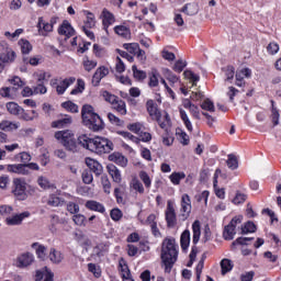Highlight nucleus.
<instances>
[{"label":"nucleus","mask_w":281,"mask_h":281,"mask_svg":"<svg viewBox=\"0 0 281 281\" xmlns=\"http://www.w3.org/2000/svg\"><path fill=\"white\" fill-rule=\"evenodd\" d=\"M81 117L85 126L94 133L104 128V121H102V117L95 113V110L90 104L82 106Z\"/></svg>","instance_id":"3"},{"label":"nucleus","mask_w":281,"mask_h":281,"mask_svg":"<svg viewBox=\"0 0 281 281\" xmlns=\"http://www.w3.org/2000/svg\"><path fill=\"white\" fill-rule=\"evenodd\" d=\"M78 142L82 148L97 155H106V153L113 150V142L104 137L95 136L94 138H90L87 134H83L78 137Z\"/></svg>","instance_id":"1"},{"label":"nucleus","mask_w":281,"mask_h":281,"mask_svg":"<svg viewBox=\"0 0 281 281\" xmlns=\"http://www.w3.org/2000/svg\"><path fill=\"white\" fill-rule=\"evenodd\" d=\"M7 110L10 113V115H16V117H19V115L23 113V108L18 105L15 102L7 103Z\"/></svg>","instance_id":"28"},{"label":"nucleus","mask_w":281,"mask_h":281,"mask_svg":"<svg viewBox=\"0 0 281 281\" xmlns=\"http://www.w3.org/2000/svg\"><path fill=\"white\" fill-rule=\"evenodd\" d=\"M112 106L120 115H126V102L123 100L117 99L115 102L112 103Z\"/></svg>","instance_id":"31"},{"label":"nucleus","mask_w":281,"mask_h":281,"mask_svg":"<svg viewBox=\"0 0 281 281\" xmlns=\"http://www.w3.org/2000/svg\"><path fill=\"white\" fill-rule=\"evenodd\" d=\"M226 164L231 170H236V168H238V159L234 154L228 155V159L226 160Z\"/></svg>","instance_id":"44"},{"label":"nucleus","mask_w":281,"mask_h":281,"mask_svg":"<svg viewBox=\"0 0 281 281\" xmlns=\"http://www.w3.org/2000/svg\"><path fill=\"white\" fill-rule=\"evenodd\" d=\"M74 82H76L75 77L66 78L63 81H60V83L56 87L58 95H63V93H65V91H67V89H69V87H71Z\"/></svg>","instance_id":"17"},{"label":"nucleus","mask_w":281,"mask_h":281,"mask_svg":"<svg viewBox=\"0 0 281 281\" xmlns=\"http://www.w3.org/2000/svg\"><path fill=\"white\" fill-rule=\"evenodd\" d=\"M33 92L35 94L41 93L43 95V94L47 93V88L45 87V85H43V81L37 80V85H36V87L33 88Z\"/></svg>","instance_id":"57"},{"label":"nucleus","mask_w":281,"mask_h":281,"mask_svg":"<svg viewBox=\"0 0 281 281\" xmlns=\"http://www.w3.org/2000/svg\"><path fill=\"white\" fill-rule=\"evenodd\" d=\"M114 32L119 36H123V38H128V36H131V30H128V27H126L124 25L115 26Z\"/></svg>","instance_id":"36"},{"label":"nucleus","mask_w":281,"mask_h":281,"mask_svg":"<svg viewBox=\"0 0 281 281\" xmlns=\"http://www.w3.org/2000/svg\"><path fill=\"white\" fill-rule=\"evenodd\" d=\"M81 177L83 183H86L87 186H89V183H93V173L91 172V170L85 169L81 173Z\"/></svg>","instance_id":"47"},{"label":"nucleus","mask_w":281,"mask_h":281,"mask_svg":"<svg viewBox=\"0 0 281 281\" xmlns=\"http://www.w3.org/2000/svg\"><path fill=\"white\" fill-rule=\"evenodd\" d=\"M72 221L76 225L79 227H82V225H87V217L82 214H76L72 216Z\"/></svg>","instance_id":"50"},{"label":"nucleus","mask_w":281,"mask_h":281,"mask_svg":"<svg viewBox=\"0 0 281 281\" xmlns=\"http://www.w3.org/2000/svg\"><path fill=\"white\" fill-rule=\"evenodd\" d=\"M32 249H35L36 256L37 258H40V260H45V258H47V247H45L44 245L34 243L32 244Z\"/></svg>","instance_id":"22"},{"label":"nucleus","mask_w":281,"mask_h":281,"mask_svg":"<svg viewBox=\"0 0 281 281\" xmlns=\"http://www.w3.org/2000/svg\"><path fill=\"white\" fill-rule=\"evenodd\" d=\"M58 34H60V36H66L65 41H67V38H71V36L76 34V30H74V26H71L69 21L65 20L58 27Z\"/></svg>","instance_id":"11"},{"label":"nucleus","mask_w":281,"mask_h":281,"mask_svg":"<svg viewBox=\"0 0 281 281\" xmlns=\"http://www.w3.org/2000/svg\"><path fill=\"white\" fill-rule=\"evenodd\" d=\"M54 20L47 22L43 18H38L37 29L40 36H47L49 32H54Z\"/></svg>","instance_id":"10"},{"label":"nucleus","mask_w":281,"mask_h":281,"mask_svg":"<svg viewBox=\"0 0 281 281\" xmlns=\"http://www.w3.org/2000/svg\"><path fill=\"white\" fill-rule=\"evenodd\" d=\"M60 203H61V200L56 194H50L47 200V205H50L52 207H58Z\"/></svg>","instance_id":"51"},{"label":"nucleus","mask_w":281,"mask_h":281,"mask_svg":"<svg viewBox=\"0 0 281 281\" xmlns=\"http://www.w3.org/2000/svg\"><path fill=\"white\" fill-rule=\"evenodd\" d=\"M108 172L115 183H122V173L114 165H108Z\"/></svg>","instance_id":"21"},{"label":"nucleus","mask_w":281,"mask_h":281,"mask_svg":"<svg viewBox=\"0 0 281 281\" xmlns=\"http://www.w3.org/2000/svg\"><path fill=\"white\" fill-rule=\"evenodd\" d=\"M36 281H54V273L46 272L45 274H43L41 271H37Z\"/></svg>","instance_id":"45"},{"label":"nucleus","mask_w":281,"mask_h":281,"mask_svg":"<svg viewBox=\"0 0 281 281\" xmlns=\"http://www.w3.org/2000/svg\"><path fill=\"white\" fill-rule=\"evenodd\" d=\"M33 262H34V256L32 254L26 252L18 257L16 267H19L20 269H23L25 267H30V265H32Z\"/></svg>","instance_id":"13"},{"label":"nucleus","mask_w":281,"mask_h":281,"mask_svg":"<svg viewBox=\"0 0 281 281\" xmlns=\"http://www.w3.org/2000/svg\"><path fill=\"white\" fill-rule=\"evenodd\" d=\"M102 97L104 98L105 102H110V104H113L120 100L117 95L112 94L109 91H103Z\"/></svg>","instance_id":"54"},{"label":"nucleus","mask_w":281,"mask_h":281,"mask_svg":"<svg viewBox=\"0 0 281 281\" xmlns=\"http://www.w3.org/2000/svg\"><path fill=\"white\" fill-rule=\"evenodd\" d=\"M123 47L126 49V52H128V54H132L133 56L139 52V44L137 43L124 44Z\"/></svg>","instance_id":"40"},{"label":"nucleus","mask_w":281,"mask_h":281,"mask_svg":"<svg viewBox=\"0 0 281 281\" xmlns=\"http://www.w3.org/2000/svg\"><path fill=\"white\" fill-rule=\"evenodd\" d=\"M184 78H187V80H190V82H192V87H196V82H199V80L201 79L199 77V75L194 74L192 70H186L183 72Z\"/></svg>","instance_id":"33"},{"label":"nucleus","mask_w":281,"mask_h":281,"mask_svg":"<svg viewBox=\"0 0 281 281\" xmlns=\"http://www.w3.org/2000/svg\"><path fill=\"white\" fill-rule=\"evenodd\" d=\"M67 212H69L70 214H78L80 212V206L74 202H68Z\"/></svg>","instance_id":"61"},{"label":"nucleus","mask_w":281,"mask_h":281,"mask_svg":"<svg viewBox=\"0 0 281 281\" xmlns=\"http://www.w3.org/2000/svg\"><path fill=\"white\" fill-rule=\"evenodd\" d=\"M132 71L136 80H146V71L137 69V66H132Z\"/></svg>","instance_id":"46"},{"label":"nucleus","mask_w":281,"mask_h":281,"mask_svg":"<svg viewBox=\"0 0 281 281\" xmlns=\"http://www.w3.org/2000/svg\"><path fill=\"white\" fill-rule=\"evenodd\" d=\"M180 245L183 251L190 247V231L186 229L180 237Z\"/></svg>","instance_id":"30"},{"label":"nucleus","mask_w":281,"mask_h":281,"mask_svg":"<svg viewBox=\"0 0 281 281\" xmlns=\"http://www.w3.org/2000/svg\"><path fill=\"white\" fill-rule=\"evenodd\" d=\"M11 85H13L12 87V90L16 91V89L23 87V85H25L23 82V80H21L19 77H13L11 80H10Z\"/></svg>","instance_id":"63"},{"label":"nucleus","mask_w":281,"mask_h":281,"mask_svg":"<svg viewBox=\"0 0 281 281\" xmlns=\"http://www.w3.org/2000/svg\"><path fill=\"white\" fill-rule=\"evenodd\" d=\"M103 27L105 32L109 30V25H113L115 23V15L111 13L109 10L104 9L103 12Z\"/></svg>","instance_id":"19"},{"label":"nucleus","mask_w":281,"mask_h":281,"mask_svg":"<svg viewBox=\"0 0 281 281\" xmlns=\"http://www.w3.org/2000/svg\"><path fill=\"white\" fill-rule=\"evenodd\" d=\"M19 128V124L12 123L10 121H2L0 123V130L1 131H16Z\"/></svg>","instance_id":"37"},{"label":"nucleus","mask_w":281,"mask_h":281,"mask_svg":"<svg viewBox=\"0 0 281 281\" xmlns=\"http://www.w3.org/2000/svg\"><path fill=\"white\" fill-rule=\"evenodd\" d=\"M71 122H72L71 116L65 115L64 119H59L57 121H54L52 123V127L53 128H65V126H69V124H71Z\"/></svg>","instance_id":"25"},{"label":"nucleus","mask_w":281,"mask_h":281,"mask_svg":"<svg viewBox=\"0 0 281 281\" xmlns=\"http://www.w3.org/2000/svg\"><path fill=\"white\" fill-rule=\"evenodd\" d=\"M112 221H120L123 216L122 211L120 209H113L110 213Z\"/></svg>","instance_id":"64"},{"label":"nucleus","mask_w":281,"mask_h":281,"mask_svg":"<svg viewBox=\"0 0 281 281\" xmlns=\"http://www.w3.org/2000/svg\"><path fill=\"white\" fill-rule=\"evenodd\" d=\"M87 21H86V27H95V16H93V13L87 11Z\"/></svg>","instance_id":"62"},{"label":"nucleus","mask_w":281,"mask_h":281,"mask_svg":"<svg viewBox=\"0 0 281 281\" xmlns=\"http://www.w3.org/2000/svg\"><path fill=\"white\" fill-rule=\"evenodd\" d=\"M171 183H173L175 186H179V183H181V179H186V173L183 172H173L170 177H169Z\"/></svg>","instance_id":"41"},{"label":"nucleus","mask_w":281,"mask_h":281,"mask_svg":"<svg viewBox=\"0 0 281 281\" xmlns=\"http://www.w3.org/2000/svg\"><path fill=\"white\" fill-rule=\"evenodd\" d=\"M30 216L29 212H24L21 214H15L13 216H9L5 218L7 225L14 226V225H21L23 223L24 218H27Z\"/></svg>","instance_id":"14"},{"label":"nucleus","mask_w":281,"mask_h":281,"mask_svg":"<svg viewBox=\"0 0 281 281\" xmlns=\"http://www.w3.org/2000/svg\"><path fill=\"white\" fill-rule=\"evenodd\" d=\"M157 85H159V72H157V70H153L149 77L148 86L157 87Z\"/></svg>","instance_id":"52"},{"label":"nucleus","mask_w":281,"mask_h":281,"mask_svg":"<svg viewBox=\"0 0 281 281\" xmlns=\"http://www.w3.org/2000/svg\"><path fill=\"white\" fill-rule=\"evenodd\" d=\"M55 138H57L58 142H61V145L68 150V153H78V145L80 146V143L76 142V137L71 131L66 130L56 132Z\"/></svg>","instance_id":"4"},{"label":"nucleus","mask_w":281,"mask_h":281,"mask_svg":"<svg viewBox=\"0 0 281 281\" xmlns=\"http://www.w3.org/2000/svg\"><path fill=\"white\" fill-rule=\"evenodd\" d=\"M243 223V215H237L232 218L228 225L224 227L223 238L225 240H234V236H236V226Z\"/></svg>","instance_id":"7"},{"label":"nucleus","mask_w":281,"mask_h":281,"mask_svg":"<svg viewBox=\"0 0 281 281\" xmlns=\"http://www.w3.org/2000/svg\"><path fill=\"white\" fill-rule=\"evenodd\" d=\"M181 212H183V214H190V212H192V204L190 195L188 194H183L181 198Z\"/></svg>","instance_id":"23"},{"label":"nucleus","mask_w":281,"mask_h":281,"mask_svg":"<svg viewBox=\"0 0 281 281\" xmlns=\"http://www.w3.org/2000/svg\"><path fill=\"white\" fill-rule=\"evenodd\" d=\"M7 171L14 175H30V169H26L25 164L8 165Z\"/></svg>","instance_id":"16"},{"label":"nucleus","mask_w":281,"mask_h":281,"mask_svg":"<svg viewBox=\"0 0 281 281\" xmlns=\"http://www.w3.org/2000/svg\"><path fill=\"white\" fill-rule=\"evenodd\" d=\"M165 214L168 227H175V225H177V213L175 212V203L170 200L167 202Z\"/></svg>","instance_id":"9"},{"label":"nucleus","mask_w":281,"mask_h":281,"mask_svg":"<svg viewBox=\"0 0 281 281\" xmlns=\"http://www.w3.org/2000/svg\"><path fill=\"white\" fill-rule=\"evenodd\" d=\"M13 212H14V207H12L11 205H8V204L0 205V216H5L7 218H9Z\"/></svg>","instance_id":"38"},{"label":"nucleus","mask_w":281,"mask_h":281,"mask_svg":"<svg viewBox=\"0 0 281 281\" xmlns=\"http://www.w3.org/2000/svg\"><path fill=\"white\" fill-rule=\"evenodd\" d=\"M48 258L54 265H60L63 262V254L56 250V248H50Z\"/></svg>","instance_id":"26"},{"label":"nucleus","mask_w":281,"mask_h":281,"mask_svg":"<svg viewBox=\"0 0 281 281\" xmlns=\"http://www.w3.org/2000/svg\"><path fill=\"white\" fill-rule=\"evenodd\" d=\"M180 117L182 122H184V126L188 128V131L192 132V123L190 122V119L188 117V113L184 112L183 109H179Z\"/></svg>","instance_id":"39"},{"label":"nucleus","mask_w":281,"mask_h":281,"mask_svg":"<svg viewBox=\"0 0 281 281\" xmlns=\"http://www.w3.org/2000/svg\"><path fill=\"white\" fill-rule=\"evenodd\" d=\"M127 128L132 133L139 135V133L142 132L143 125H142V123H133V124L127 125Z\"/></svg>","instance_id":"59"},{"label":"nucleus","mask_w":281,"mask_h":281,"mask_svg":"<svg viewBox=\"0 0 281 281\" xmlns=\"http://www.w3.org/2000/svg\"><path fill=\"white\" fill-rule=\"evenodd\" d=\"M192 229H193V245H196L201 238V222L195 221L192 224Z\"/></svg>","instance_id":"32"},{"label":"nucleus","mask_w":281,"mask_h":281,"mask_svg":"<svg viewBox=\"0 0 281 281\" xmlns=\"http://www.w3.org/2000/svg\"><path fill=\"white\" fill-rule=\"evenodd\" d=\"M63 109H66L67 111H70V113H78V106L76 103L71 101L64 102L61 104Z\"/></svg>","instance_id":"56"},{"label":"nucleus","mask_w":281,"mask_h":281,"mask_svg":"<svg viewBox=\"0 0 281 281\" xmlns=\"http://www.w3.org/2000/svg\"><path fill=\"white\" fill-rule=\"evenodd\" d=\"M232 247H241L243 256H247V250L243 249V247H247V237H239L233 241Z\"/></svg>","instance_id":"34"},{"label":"nucleus","mask_w":281,"mask_h":281,"mask_svg":"<svg viewBox=\"0 0 281 281\" xmlns=\"http://www.w3.org/2000/svg\"><path fill=\"white\" fill-rule=\"evenodd\" d=\"M25 180L21 178L13 179V187H12V193L19 201H25L27 199V193H25V190L27 188L25 187Z\"/></svg>","instance_id":"8"},{"label":"nucleus","mask_w":281,"mask_h":281,"mask_svg":"<svg viewBox=\"0 0 281 281\" xmlns=\"http://www.w3.org/2000/svg\"><path fill=\"white\" fill-rule=\"evenodd\" d=\"M271 120L273 126H278L280 124V111L276 108V101L271 100Z\"/></svg>","instance_id":"27"},{"label":"nucleus","mask_w":281,"mask_h":281,"mask_svg":"<svg viewBox=\"0 0 281 281\" xmlns=\"http://www.w3.org/2000/svg\"><path fill=\"white\" fill-rule=\"evenodd\" d=\"M180 12L188 14L189 16H194V14H199V4L196 2L186 4Z\"/></svg>","instance_id":"20"},{"label":"nucleus","mask_w":281,"mask_h":281,"mask_svg":"<svg viewBox=\"0 0 281 281\" xmlns=\"http://www.w3.org/2000/svg\"><path fill=\"white\" fill-rule=\"evenodd\" d=\"M247 78V68H243L236 72V86L245 87V79Z\"/></svg>","instance_id":"29"},{"label":"nucleus","mask_w":281,"mask_h":281,"mask_svg":"<svg viewBox=\"0 0 281 281\" xmlns=\"http://www.w3.org/2000/svg\"><path fill=\"white\" fill-rule=\"evenodd\" d=\"M86 207L92 212H100L101 214H104L105 212L104 205L93 200L86 202Z\"/></svg>","instance_id":"24"},{"label":"nucleus","mask_w":281,"mask_h":281,"mask_svg":"<svg viewBox=\"0 0 281 281\" xmlns=\"http://www.w3.org/2000/svg\"><path fill=\"white\" fill-rule=\"evenodd\" d=\"M179 251H177V244L175 238H165L161 246L160 258L165 267V273H170L177 262Z\"/></svg>","instance_id":"2"},{"label":"nucleus","mask_w":281,"mask_h":281,"mask_svg":"<svg viewBox=\"0 0 281 281\" xmlns=\"http://www.w3.org/2000/svg\"><path fill=\"white\" fill-rule=\"evenodd\" d=\"M86 165L88 166V170H91V173L97 176V177H100V175H102V165H100V162L91 159V158H87L86 159Z\"/></svg>","instance_id":"15"},{"label":"nucleus","mask_w":281,"mask_h":281,"mask_svg":"<svg viewBox=\"0 0 281 281\" xmlns=\"http://www.w3.org/2000/svg\"><path fill=\"white\" fill-rule=\"evenodd\" d=\"M95 67H98V61L89 60V58L83 60V69L86 71H92V69H95Z\"/></svg>","instance_id":"55"},{"label":"nucleus","mask_w":281,"mask_h":281,"mask_svg":"<svg viewBox=\"0 0 281 281\" xmlns=\"http://www.w3.org/2000/svg\"><path fill=\"white\" fill-rule=\"evenodd\" d=\"M131 188L134 189L138 194H144V184L137 179H133L131 182Z\"/></svg>","instance_id":"49"},{"label":"nucleus","mask_w":281,"mask_h":281,"mask_svg":"<svg viewBox=\"0 0 281 281\" xmlns=\"http://www.w3.org/2000/svg\"><path fill=\"white\" fill-rule=\"evenodd\" d=\"M19 45L22 54H30V52H32V44H30L27 40H20Z\"/></svg>","instance_id":"42"},{"label":"nucleus","mask_w":281,"mask_h":281,"mask_svg":"<svg viewBox=\"0 0 281 281\" xmlns=\"http://www.w3.org/2000/svg\"><path fill=\"white\" fill-rule=\"evenodd\" d=\"M201 109H203V111H209L210 113H214V111H215L214 102H212V100H210V99H205L201 103Z\"/></svg>","instance_id":"48"},{"label":"nucleus","mask_w":281,"mask_h":281,"mask_svg":"<svg viewBox=\"0 0 281 281\" xmlns=\"http://www.w3.org/2000/svg\"><path fill=\"white\" fill-rule=\"evenodd\" d=\"M221 269H222V276L229 273V271H232V269H234V265L232 263V260L223 259L221 261Z\"/></svg>","instance_id":"35"},{"label":"nucleus","mask_w":281,"mask_h":281,"mask_svg":"<svg viewBox=\"0 0 281 281\" xmlns=\"http://www.w3.org/2000/svg\"><path fill=\"white\" fill-rule=\"evenodd\" d=\"M267 52L270 56H276L280 52V45L276 42H270L267 46Z\"/></svg>","instance_id":"43"},{"label":"nucleus","mask_w":281,"mask_h":281,"mask_svg":"<svg viewBox=\"0 0 281 281\" xmlns=\"http://www.w3.org/2000/svg\"><path fill=\"white\" fill-rule=\"evenodd\" d=\"M101 183H102V187H103V190H104L105 194H111V181H109L108 176H102L101 177Z\"/></svg>","instance_id":"53"},{"label":"nucleus","mask_w":281,"mask_h":281,"mask_svg":"<svg viewBox=\"0 0 281 281\" xmlns=\"http://www.w3.org/2000/svg\"><path fill=\"white\" fill-rule=\"evenodd\" d=\"M139 178L143 181V183H145V188H150V184H151L150 177L146 171H140Z\"/></svg>","instance_id":"60"},{"label":"nucleus","mask_w":281,"mask_h":281,"mask_svg":"<svg viewBox=\"0 0 281 281\" xmlns=\"http://www.w3.org/2000/svg\"><path fill=\"white\" fill-rule=\"evenodd\" d=\"M0 74L5 69V65H10V63H14V58H16V53L10 48L7 42H0Z\"/></svg>","instance_id":"6"},{"label":"nucleus","mask_w":281,"mask_h":281,"mask_svg":"<svg viewBox=\"0 0 281 281\" xmlns=\"http://www.w3.org/2000/svg\"><path fill=\"white\" fill-rule=\"evenodd\" d=\"M109 74V68L101 66L99 67L94 75L92 76V85L93 87L100 86V82L102 81V78H106V75Z\"/></svg>","instance_id":"12"},{"label":"nucleus","mask_w":281,"mask_h":281,"mask_svg":"<svg viewBox=\"0 0 281 281\" xmlns=\"http://www.w3.org/2000/svg\"><path fill=\"white\" fill-rule=\"evenodd\" d=\"M146 109L150 117L153 120H156V122H158L160 128H165V130L168 128V125L170 124V115L166 113L162 119L161 112H159V110L157 109V103H155L154 100H148L146 102Z\"/></svg>","instance_id":"5"},{"label":"nucleus","mask_w":281,"mask_h":281,"mask_svg":"<svg viewBox=\"0 0 281 281\" xmlns=\"http://www.w3.org/2000/svg\"><path fill=\"white\" fill-rule=\"evenodd\" d=\"M109 160L114 161V164H117L119 166H122V168H126V165L128 164V159H126V157L120 153L110 155Z\"/></svg>","instance_id":"18"},{"label":"nucleus","mask_w":281,"mask_h":281,"mask_svg":"<svg viewBox=\"0 0 281 281\" xmlns=\"http://www.w3.org/2000/svg\"><path fill=\"white\" fill-rule=\"evenodd\" d=\"M37 183H38L40 187L43 188V190H47V189L52 188V183L49 182V180L46 177H43V176H41L37 179Z\"/></svg>","instance_id":"58"}]
</instances>
